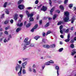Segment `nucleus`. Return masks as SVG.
<instances>
[{"instance_id":"obj_47","label":"nucleus","mask_w":76,"mask_h":76,"mask_svg":"<svg viewBox=\"0 0 76 76\" xmlns=\"http://www.w3.org/2000/svg\"><path fill=\"white\" fill-rule=\"evenodd\" d=\"M45 33H44L42 34V37H45Z\"/></svg>"},{"instance_id":"obj_12","label":"nucleus","mask_w":76,"mask_h":76,"mask_svg":"<svg viewBox=\"0 0 76 76\" xmlns=\"http://www.w3.org/2000/svg\"><path fill=\"white\" fill-rule=\"evenodd\" d=\"M27 64V62L26 61L24 63H23L22 64V66L23 67V69H25V66H26Z\"/></svg>"},{"instance_id":"obj_58","label":"nucleus","mask_w":76,"mask_h":76,"mask_svg":"<svg viewBox=\"0 0 76 76\" xmlns=\"http://www.w3.org/2000/svg\"><path fill=\"white\" fill-rule=\"evenodd\" d=\"M23 61H25L26 60H27V58H23Z\"/></svg>"},{"instance_id":"obj_3","label":"nucleus","mask_w":76,"mask_h":76,"mask_svg":"<svg viewBox=\"0 0 76 76\" xmlns=\"http://www.w3.org/2000/svg\"><path fill=\"white\" fill-rule=\"evenodd\" d=\"M28 38H26L24 40V42L26 44V45H28L30 44V42L28 41Z\"/></svg>"},{"instance_id":"obj_14","label":"nucleus","mask_w":76,"mask_h":76,"mask_svg":"<svg viewBox=\"0 0 76 76\" xmlns=\"http://www.w3.org/2000/svg\"><path fill=\"white\" fill-rule=\"evenodd\" d=\"M72 51L73 52H71V55L72 56H74V54L76 53V51H75V49H74L72 50Z\"/></svg>"},{"instance_id":"obj_7","label":"nucleus","mask_w":76,"mask_h":76,"mask_svg":"<svg viewBox=\"0 0 76 76\" xmlns=\"http://www.w3.org/2000/svg\"><path fill=\"white\" fill-rule=\"evenodd\" d=\"M18 14L17 13H16L15 14L14 17V19H15V20H17V19H18Z\"/></svg>"},{"instance_id":"obj_19","label":"nucleus","mask_w":76,"mask_h":76,"mask_svg":"<svg viewBox=\"0 0 76 76\" xmlns=\"http://www.w3.org/2000/svg\"><path fill=\"white\" fill-rule=\"evenodd\" d=\"M23 25V23H21L20 24V25L19 23H18L17 25L18 26H19V27H22Z\"/></svg>"},{"instance_id":"obj_36","label":"nucleus","mask_w":76,"mask_h":76,"mask_svg":"<svg viewBox=\"0 0 76 76\" xmlns=\"http://www.w3.org/2000/svg\"><path fill=\"white\" fill-rule=\"evenodd\" d=\"M42 6V4L40 5L39 6H38V7H37V9H40V8H41V7Z\"/></svg>"},{"instance_id":"obj_40","label":"nucleus","mask_w":76,"mask_h":76,"mask_svg":"<svg viewBox=\"0 0 76 76\" xmlns=\"http://www.w3.org/2000/svg\"><path fill=\"white\" fill-rule=\"evenodd\" d=\"M39 25H42V20H41L39 21Z\"/></svg>"},{"instance_id":"obj_45","label":"nucleus","mask_w":76,"mask_h":76,"mask_svg":"<svg viewBox=\"0 0 76 76\" xmlns=\"http://www.w3.org/2000/svg\"><path fill=\"white\" fill-rule=\"evenodd\" d=\"M18 75L19 76H21V74H22V73L21 72H19L18 73Z\"/></svg>"},{"instance_id":"obj_18","label":"nucleus","mask_w":76,"mask_h":76,"mask_svg":"<svg viewBox=\"0 0 76 76\" xmlns=\"http://www.w3.org/2000/svg\"><path fill=\"white\" fill-rule=\"evenodd\" d=\"M50 25V23L48 22L45 25V28H47L48 27V26H49V25Z\"/></svg>"},{"instance_id":"obj_61","label":"nucleus","mask_w":76,"mask_h":76,"mask_svg":"<svg viewBox=\"0 0 76 76\" xmlns=\"http://www.w3.org/2000/svg\"><path fill=\"white\" fill-rule=\"evenodd\" d=\"M39 16H37L36 18L37 20H38V19H39Z\"/></svg>"},{"instance_id":"obj_24","label":"nucleus","mask_w":76,"mask_h":76,"mask_svg":"<svg viewBox=\"0 0 76 76\" xmlns=\"http://www.w3.org/2000/svg\"><path fill=\"white\" fill-rule=\"evenodd\" d=\"M7 2H5V3L4 4L3 6L4 7H6L7 6Z\"/></svg>"},{"instance_id":"obj_42","label":"nucleus","mask_w":76,"mask_h":76,"mask_svg":"<svg viewBox=\"0 0 76 76\" xmlns=\"http://www.w3.org/2000/svg\"><path fill=\"white\" fill-rule=\"evenodd\" d=\"M49 62V63H54V62L53 61V60H50Z\"/></svg>"},{"instance_id":"obj_46","label":"nucleus","mask_w":76,"mask_h":76,"mask_svg":"<svg viewBox=\"0 0 76 76\" xmlns=\"http://www.w3.org/2000/svg\"><path fill=\"white\" fill-rule=\"evenodd\" d=\"M62 28H63V26L61 25L59 27V29L60 30H61Z\"/></svg>"},{"instance_id":"obj_16","label":"nucleus","mask_w":76,"mask_h":76,"mask_svg":"<svg viewBox=\"0 0 76 76\" xmlns=\"http://www.w3.org/2000/svg\"><path fill=\"white\" fill-rule=\"evenodd\" d=\"M21 30V28H17L16 30V32H17V33L19 32Z\"/></svg>"},{"instance_id":"obj_10","label":"nucleus","mask_w":76,"mask_h":76,"mask_svg":"<svg viewBox=\"0 0 76 76\" xmlns=\"http://www.w3.org/2000/svg\"><path fill=\"white\" fill-rule=\"evenodd\" d=\"M20 68V65H19V64H17L15 67V70L16 71H18V69H19Z\"/></svg>"},{"instance_id":"obj_32","label":"nucleus","mask_w":76,"mask_h":76,"mask_svg":"<svg viewBox=\"0 0 76 76\" xmlns=\"http://www.w3.org/2000/svg\"><path fill=\"white\" fill-rule=\"evenodd\" d=\"M63 50V48H60L59 50V52H61Z\"/></svg>"},{"instance_id":"obj_29","label":"nucleus","mask_w":76,"mask_h":76,"mask_svg":"<svg viewBox=\"0 0 76 76\" xmlns=\"http://www.w3.org/2000/svg\"><path fill=\"white\" fill-rule=\"evenodd\" d=\"M70 47L71 48H73L75 47V46H74V45L73 44H71L70 46Z\"/></svg>"},{"instance_id":"obj_22","label":"nucleus","mask_w":76,"mask_h":76,"mask_svg":"<svg viewBox=\"0 0 76 76\" xmlns=\"http://www.w3.org/2000/svg\"><path fill=\"white\" fill-rule=\"evenodd\" d=\"M40 38V36H37L35 37L34 38L36 40H38V38Z\"/></svg>"},{"instance_id":"obj_64","label":"nucleus","mask_w":76,"mask_h":76,"mask_svg":"<svg viewBox=\"0 0 76 76\" xmlns=\"http://www.w3.org/2000/svg\"><path fill=\"white\" fill-rule=\"evenodd\" d=\"M42 69H43V70L44 69V67H45V65H44V66H42Z\"/></svg>"},{"instance_id":"obj_26","label":"nucleus","mask_w":76,"mask_h":76,"mask_svg":"<svg viewBox=\"0 0 76 76\" xmlns=\"http://www.w3.org/2000/svg\"><path fill=\"white\" fill-rule=\"evenodd\" d=\"M9 23V20H6L4 22V24H7V23Z\"/></svg>"},{"instance_id":"obj_28","label":"nucleus","mask_w":76,"mask_h":76,"mask_svg":"<svg viewBox=\"0 0 76 76\" xmlns=\"http://www.w3.org/2000/svg\"><path fill=\"white\" fill-rule=\"evenodd\" d=\"M51 31H48L47 33H46V35H48V34H51Z\"/></svg>"},{"instance_id":"obj_15","label":"nucleus","mask_w":76,"mask_h":76,"mask_svg":"<svg viewBox=\"0 0 76 76\" xmlns=\"http://www.w3.org/2000/svg\"><path fill=\"white\" fill-rule=\"evenodd\" d=\"M75 20H76V18L75 17H73L71 19L72 23H73Z\"/></svg>"},{"instance_id":"obj_62","label":"nucleus","mask_w":76,"mask_h":76,"mask_svg":"<svg viewBox=\"0 0 76 76\" xmlns=\"http://www.w3.org/2000/svg\"><path fill=\"white\" fill-rule=\"evenodd\" d=\"M60 37H61V38H64L63 37V35H61L60 36Z\"/></svg>"},{"instance_id":"obj_52","label":"nucleus","mask_w":76,"mask_h":76,"mask_svg":"<svg viewBox=\"0 0 76 76\" xmlns=\"http://www.w3.org/2000/svg\"><path fill=\"white\" fill-rule=\"evenodd\" d=\"M33 71L34 73H36V70H35V69H33Z\"/></svg>"},{"instance_id":"obj_63","label":"nucleus","mask_w":76,"mask_h":76,"mask_svg":"<svg viewBox=\"0 0 76 76\" xmlns=\"http://www.w3.org/2000/svg\"><path fill=\"white\" fill-rule=\"evenodd\" d=\"M18 63H19L20 64H21V63H22V61H18Z\"/></svg>"},{"instance_id":"obj_43","label":"nucleus","mask_w":76,"mask_h":76,"mask_svg":"<svg viewBox=\"0 0 76 76\" xmlns=\"http://www.w3.org/2000/svg\"><path fill=\"white\" fill-rule=\"evenodd\" d=\"M72 6H73V4H69V7H70V8H71V7H72Z\"/></svg>"},{"instance_id":"obj_54","label":"nucleus","mask_w":76,"mask_h":76,"mask_svg":"<svg viewBox=\"0 0 76 76\" xmlns=\"http://www.w3.org/2000/svg\"><path fill=\"white\" fill-rule=\"evenodd\" d=\"M60 32L61 33V34H63V31L61 30H60Z\"/></svg>"},{"instance_id":"obj_38","label":"nucleus","mask_w":76,"mask_h":76,"mask_svg":"<svg viewBox=\"0 0 76 76\" xmlns=\"http://www.w3.org/2000/svg\"><path fill=\"white\" fill-rule=\"evenodd\" d=\"M68 2V0H65L64 1V4H66Z\"/></svg>"},{"instance_id":"obj_57","label":"nucleus","mask_w":76,"mask_h":76,"mask_svg":"<svg viewBox=\"0 0 76 76\" xmlns=\"http://www.w3.org/2000/svg\"><path fill=\"white\" fill-rule=\"evenodd\" d=\"M52 19V18L49 17L48 18V20H51Z\"/></svg>"},{"instance_id":"obj_1","label":"nucleus","mask_w":76,"mask_h":76,"mask_svg":"<svg viewBox=\"0 0 76 76\" xmlns=\"http://www.w3.org/2000/svg\"><path fill=\"white\" fill-rule=\"evenodd\" d=\"M64 22H67L69 20V13L67 11L64 12Z\"/></svg>"},{"instance_id":"obj_48","label":"nucleus","mask_w":76,"mask_h":76,"mask_svg":"<svg viewBox=\"0 0 76 76\" xmlns=\"http://www.w3.org/2000/svg\"><path fill=\"white\" fill-rule=\"evenodd\" d=\"M10 21L11 23H13V20L12 19Z\"/></svg>"},{"instance_id":"obj_35","label":"nucleus","mask_w":76,"mask_h":76,"mask_svg":"<svg viewBox=\"0 0 76 76\" xmlns=\"http://www.w3.org/2000/svg\"><path fill=\"white\" fill-rule=\"evenodd\" d=\"M4 33L5 34H6V35H9V33L6 31H4Z\"/></svg>"},{"instance_id":"obj_53","label":"nucleus","mask_w":76,"mask_h":76,"mask_svg":"<svg viewBox=\"0 0 76 76\" xmlns=\"http://www.w3.org/2000/svg\"><path fill=\"white\" fill-rule=\"evenodd\" d=\"M22 67H21L20 69V70L19 71L20 73H21L22 70Z\"/></svg>"},{"instance_id":"obj_49","label":"nucleus","mask_w":76,"mask_h":76,"mask_svg":"<svg viewBox=\"0 0 76 76\" xmlns=\"http://www.w3.org/2000/svg\"><path fill=\"white\" fill-rule=\"evenodd\" d=\"M39 1L38 0H36L35 1V4H38V3Z\"/></svg>"},{"instance_id":"obj_34","label":"nucleus","mask_w":76,"mask_h":76,"mask_svg":"<svg viewBox=\"0 0 76 76\" xmlns=\"http://www.w3.org/2000/svg\"><path fill=\"white\" fill-rule=\"evenodd\" d=\"M5 12L6 13V14H9V10H7L5 11Z\"/></svg>"},{"instance_id":"obj_23","label":"nucleus","mask_w":76,"mask_h":76,"mask_svg":"<svg viewBox=\"0 0 76 76\" xmlns=\"http://www.w3.org/2000/svg\"><path fill=\"white\" fill-rule=\"evenodd\" d=\"M31 23H28V24L26 25V28H29V27L31 26Z\"/></svg>"},{"instance_id":"obj_41","label":"nucleus","mask_w":76,"mask_h":76,"mask_svg":"<svg viewBox=\"0 0 76 76\" xmlns=\"http://www.w3.org/2000/svg\"><path fill=\"white\" fill-rule=\"evenodd\" d=\"M31 8L32 7H29L26 8L28 10H31Z\"/></svg>"},{"instance_id":"obj_4","label":"nucleus","mask_w":76,"mask_h":76,"mask_svg":"<svg viewBox=\"0 0 76 76\" xmlns=\"http://www.w3.org/2000/svg\"><path fill=\"white\" fill-rule=\"evenodd\" d=\"M47 7L44 6H42V7L40 9L41 10V11H43V12H45L47 10Z\"/></svg>"},{"instance_id":"obj_25","label":"nucleus","mask_w":76,"mask_h":76,"mask_svg":"<svg viewBox=\"0 0 76 76\" xmlns=\"http://www.w3.org/2000/svg\"><path fill=\"white\" fill-rule=\"evenodd\" d=\"M22 73L23 74H25L26 73V70L24 69H23V70Z\"/></svg>"},{"instance_id":"obj_59","label":"nucleus","mask_w":76,"mask_h":76,"mask_svg":"<svg viewBox=\"0 0 76 76\" xmlns=\"http://www.w3.org/2000/svg\"><path fill=\"white\" fill-rule=\"evenodd\" d=\"M43 47L46 48V45H43Z\"/></svg>"},{"instance_id":"obj_8","label":"nucleus","mask_w":76,"mask_h":76,"mask_svg":"<svg viewBox=\"0 0 76 76\" xmlns=\"http://www.w3.org/2000/svg\"><path fill=\"white\" fill-rule=\"evenodd\" d=\"M70 35L69 34H68L67 36V39H65V42H69L70 40Z\"/></svg>"},{"instance_id":"obj_9","label":"nucleus","mask_w":76,"mask_h":76,"mask_svg":"<svg viewBox=\"0 0 76 76\" xmlns=\"http://www.w3.org/2000/svg\"><path fill=\"white\" fill-rule=\"evenodd\" d=\"M18 8L20 9L21 10H22L24 8V6L23 5L21 4L18 6Z\"/></svg>"},{"instance_id":"obj_50","label":"nucleus","mask_w":76,"mask_h":76,"mask_svg":"<svg viewBox=\"0 0 76 76\" xmlns=\"http://www.w3.org/2000/svg\"><path fill=\"white\" fill-rule=\"evenodd\" d=\"M49 4L50 6H51V4H52V2L51 1H49Z\"/></svg>"},{"instance_id":"obj_6","label":"nucleus","mask_w":76,"mask_h":76,"mask_svg":"<svg viewBox=\"0 0 76 76\" xmlns=\"http://www.w3.org/2000/svg\"><path fill=\"white\" fill-rule=\"evenodd\" d=\"M55 7H53L50 10V15H53V12H54V10H55Z\"/></svg>"},{"instance_id":"obj_5","label":"nucleus","mask_w":76,"mask_h":76,"mask_svg":"<svg viewBox=\"0 0 76 76\" xmlns=\"http://www.w3.org/2000/svg\"><path fill=\"white\" fill-rule=\"evenodd\" d=\"M38 24H36L33 27V28L31 30V31L32 32H34V29H36L38 27Z\"/></svg>"},{"instance_id":"obj_11","label":"nucleus","mask_w":76,"mask_h":76,"mask_svg":"<svg viewBox=\"0 0 76 76\" xmlns=\"http://www.w3.org/2000/svg\"><path fill=\"white\" fill-rule=\"evenodd\" d=\"M29 17H30L29 18V22H33V21L34 20V18L32 17H33V16H29Z\"/></svg>"},{"instance_id":"obj_17","label":"nucleus","mask_w":76,"mask_h":76,"mask_svg":"<svg viewBox=\"0 0 76 76\" xmlns=\"http://www.w3.org/2000/svg\"><path fill=\"white\" fill-rule=\"evenodd\" d=\"M60 9L61 10L62 12H63V10H64V7L62 5H60Z\"/></svg>"},{"instance_id":"obj_51","label":"nucleus","mask_w":76,"mask_h":76,"mask_svg":"<svg viewBox=\"0 0 76 76\" xmlns=\"http://www.w3.org/2000/svg\"><path fill=\"white\" fill-rule=\"evenodd\" d=\"M24 45V47L23 48V50H25V48H26V46H25V45Z\"/></svg>"},{"instance_id":"obj_21","label":"nucleus","mask_w":76,"mask_h":76,"mask_svg":"<svg viewBox=\"0 0 76 76\" xmlns=\"http://www.w3.org/2000/svg\"><path fill=\"white\" fill-rule=\"evenodd\" d=\"M57 18V15L56 14H54L53 17V20H55L56 19V18Z\"/></svg>"},{"instance_id":"obj_2","label":"nucleus","mask_w":76,"mask_h":76,"mask_svg":"<svg viewBox=\"0 0 76 76\" xmlns=\"http://www.w3.org/2000/svg\"><path fill=\"white\" fill-rule=\"evenodd\" d=\"M25 12L26 15H27L28 18H29V16H34V14H29V12L28 10H26Z\"/></svg>"},{"instance_id":"obj_44","label":"nucleus","mask_w":76,"mask_h":76,"mask_svg":"<svg viewBox=\"0 0 76 76\" xmlns=\"http://www.w3.org/2000/svg\"><path fill=\"white\" fill-rule=\"evenodd\" d=\"M4 14H3L2 15V16L1 17V19H3V18H4Z\"/></svg>"},{"instance_id":"obj_60","label":"nucleus","mask_w":76,"mask_h":76,"mask_svg":"<svg viewBox=\"0 0 76 76\" xmlns=\"http://www.w3.org/2000/svg\"><path fill=\"white\" fill-rule=\"evenodd\" d=\"M26 24V21H25L24 24V26H25Z\"/></svg>"},{"instance_id":"obj_39","label":"nucleus","mask_w":76,"mask_h":76,"mask_svg":"<svg viewBox=\"0 0 76 76\" xmlns=\"http://www.w3.org/2000/svg\"><path fill=\"white\" fill-rule=\"evenodd\" d=\"M19 16L21 18V19H22V18H23V16L22 14H20L19 15Z\"/></svg>"},{"instance_id":"obj_27","label":"nucleus","mask_w":76,"mask_h":76,"mask_svg":"<svg viewBox=\"0 0 76 76\" xmlns=\"http://www.w3.org/2000/svg\"><path fill=\"white\" fill-rule=\"evenodd\" d=\"M63 23V21H59V22L58 23V25H61V23Z\"/></svg>"},{"instance_id":"obj_20","label":"nucleus","mask_w":76,"mask_h":76,"mask_svg":"<svg viewBox=\"0 0 76 76\" xmlns=\"http://www.w3.org/2000/svg\"><path fill=\"white\" fill-rule=\"evenodd\" d=\"M23 1V0H19V1H18V4H21V3H22Z\"/></svg>"},{"instance_id":"obj_55","label":"nucleus","mask_w":76,"mask_h":76,"mask_svg":"<svg viewBox=\"0 0 76 76\" xmlns=\"http://www.w3.org/2000/svg\"><path fill=\"white\" fill-rule=\"evenodd\" d=\"M42 41H43V42H45V39H42Z\"/></svg>"},{"instance_id":"obj_37","label":"nucleus","mask_w":76,"mask_h":76,"mask_svg":"<svg viewBox=\"0 0 76 76\" xmlns=\"http://www.w3.org/2000/svg\"><path fill=\"white\" fill-rule=\"evenodd\" d=\"M4 42H5V43H6V42H8V41L6 40V39H5L4 40Z\"/></svg>"},{"instance_id":"obj_13","label":"nucleus","mask_w":76,"mask_h":76,"mask_svg":"<svg viewBox=\"0 0 76 76\" xmlns=\"http://www.w3.org/2000/svg\"><path fill=\"white\" fill-rule=\"evenodd\" d=\"M50 48H54L56 47V44H52L50 45Z\"/></svg>"},{"instance_id":"obj_33","label":"nucleus","mask_w":76,"mask_h":76,"mask_svg":"<svg viewBox=\"0 0 76 76\" xmlns=\"http://www.w3.org/2000/svg\"><path fill=\"white\" fill-rule=\"evenodd\" d=\"M45 65H50V62H48L46 63L45 64Z\"/></svg>"},{"instance_id":"obj_30","label":"nucleus","mask_w":76,"mask_h":76,"mask_svg":"<svg viewBox=\"0 0 76 76\" xmlns=\"http://www.w3.org/2000/svg\"><path fill=\"white\" fill-rule=\"evenodd\" d=\"M46 48H47V49L50 48V45L49 46V45H46Z\"/></svg>"},{"instance_id":"obj_56","label":"nucleus","mask_w":76,"mask_h":76,"mask_svg":"<svg viewBox=\"0 0 76 76\" xmlns=\"http://www.w3.org/2000/svg\"><path fill=\"white\" fill-rule=\"evenodd\" d=\"M8 38H12V36L10 34L8 36Z\"/></svg>"},{"instance_id":"obj_31","label":"nucleus","mask_w":76,"mask_h":76,"mask_svg":"<svg viewBox=\"0 0 76 76\" xmlns=\"http://www.w3.org/2000/svg\"><path fill=\"white\" fill-rule=\"evenodd\" d=\"M69 29L68 28L65 31V32L66 33H68V32H69Z\"/></svg>"}]
</instances>
